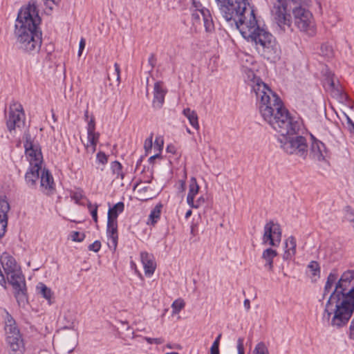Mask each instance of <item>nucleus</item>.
I'll list each match as a JSON object with an SVG mask.
<instances>
[{
	"mask_svg": "<svg viewBox=\"0 0 354 354\" xmlns=\"http://www.w3.org/2000/svg\"><path fill=\"white\" fill-rule=\"evenodd\" d=\"M111 169L112 173L116 176L115 178H120L121 180L124 178V174L122 172V166L120 162L117 160L112 162Z\"/></svg>",
	"mask_w": 354,
	"mask_h": 354,
	"instance_id": "c85d7f7f",
	"label": "nucleus"
},
{
	"mask_svg": "<svg viewBox=\"0 0 354 354\" xmlns=\"http://www.w3.org/2000/svg\"><path fill=\"white\" fill-rule=\"evenodd\" d=\"M286 1H289V0H286ZM290 2H293L297 4H301V3H306L308 2V0H290Z\"/></svg>",
	"mask_w": 354,
	"mask_h": 354,
	"instance_id": "0e129e2a",
	"label": "nucleus"
},
{
	"mask_svg": "<svg viewBox=\"0 0 354 354\" xmlns=\"http://www.w3.org/2000/svg\"><path fill=\"white\" fill-rule=\"evenodd\" d=\"M243 304L247 310H248L250 308V302L249 299H245Z\"/></svg>",
	"mask_w": 354,
	"mask_h": 354,
	"instance_id": "69168bd1",
	"label": "nucleus"
},
{
	"mask_svg": "<svg viewBox=\"0 0 354 354\" xmlns=\"http://www.w3.org/2000/svg\"><path fill=\"white\" fill-rule=\"evenodd\" d=\"M185 304L183 299L175 300L171 304L173 313H178L185 307Z\"/></svg>",
	"mask_w": 354,
	"mask_h": 354,
	"instance_id": "58836bf2",
	"label": "nucleus"
},
{
	"mask_svg": "<svg viewBox=\"0 0 354 354\" xmlns=\"http://www.w3.org/2000/svg\"><path fill=\"white\" fill-rule=\"evenodd\" d=\"M333 284L326 281L324 288V297L330 292L333 287Z\"/></svg>",
	"mask_w": 354,
	"mask_h": 354,
	"instance_id": "052dcab7",
	"label": "nucleus"
},
{
	"mask_svg": "<svg viewBox=\"0 0 354 354\" xmlns=\"http://www.w3.org/2000/svg\"><path fill=\"white\" fill-rule=\"evenodd\" d=\"M41 169V166L37 165V163L35 165H30L25 174V181L28 187L31 189L36 187Z\"/></svg>",
	"mask_w": 354,
	"mask_h": 354,
	"instance_id": "ddd939ff",
	"label": "nucleus"
},
{
	"mask_svg": "<svg viewBox=\"0 0 354 354\" xmlns=\"http://www.w3.org/2000/svg\"><path fill=\"white\" fill-rule=\"evenodd\" d=\"M353 286H354V270H346L342 274L340 279L336 283L334 290L326 301L328 305H330V301L335 299L338 300L339 297L348 291Z\"/></svg>",
	"mask_w": 354,
	"mask_h": 354,
	"instance_id": "6e6552de",
	"label": "nucleus"
},
{
	"mask_svg": "<svg viewBox=\"0 0 354 354\" xmlns=\"http://www.w3.org/2000/svg\"><path fill=\"white\" fill-rule=\"evenodd\" d=\"M183 115L188 119L189 124L196 130L199 129V124L198 121V115L194 111L187 108L183 111Z\"/></svg>",
	"mask_w": 354,
	"mask_h": 354,
	"instance_id": "393cba45",
	"label": "nucleus"
},
{
	"mask_svg": "<svg viewBox=\"0 0 354 354\" xmlns=\"http://www.w3.org/2000/svg\"><path fill=\"white\" fill-rule=\"evenodd\" d=\"M155 147L161 151L163 147V140L160 138H156L155 140Z\"/></svg>",
	"mask_w": 354,
	"mask_h": 354,
	"instance_id": "bf43d9fd",
	"label": "nucleus"
},
{
	"mask_svg": "<svg viewBox=\"0 0 354 354\" xmlns=\"http://www.w3.org/2000/svg\"><path fill=\"white\" fill-rule=\"evenodd\" d=\"M8 354H24L26 348L23 337H10L6 339Z\"/></svg>",
	"mask_w": 354,
	"mask_h": 354,
	"instance_id": "4468645a",
	"label": "nucleus"
},
{
	"mask_svg": "<svg viewBox=\"0 0 354 354\" xmlns=\"http://www.w3.org/2000/svg\"><path fill=\"white\" fill-rule=\"evenodd\" d=\"M10 209V205L6 200V196H0V216L8 217V212H9Z\"/></svg>",
	"mask_w": 354,
	"mask_h": 354,
	"instance_id": "7c9ffc66",
	"label": "nucleus"
},
{
	"mask_svg": "<svg viewBox=\"0 0 354 354\" xmlns=\"http://www.w3.org/2000/svg\"><path fill=\"white\" fill-rule=\"evenodd\" d=\"M221 337V334H219L210 348V354H219V343Z\"/></svg>",
	"mask_w": 354,
	"mask_h": 354,
	"instance_id": "ea45409f",
	"label": "nucleus"
},
{
	"mask_svg": "<svg viewBox=\"0 0 354 354\" xmlns=\"http://www.w3.org/2000/svg\"><path fill=\"white\" fill-rule=\"evenodd\" d=\"M160 156V154H158V153L155 154V155H153V156H151V157L149 158V161L150 162H152L153 160H155V159H156V158H159Z\"/></svg>",
	"mask_w": 354,
	"mask_h": 354,
	"instance_id": "338daca9",
	"label": "nucleus"
},
{
	"mask_svg": "<svg viewBox=\"0 0 354 354\" xmlns=\"http://www.w3.org/2000/svg\"><path fill=\"white\" fill-rule=\"evenodd\" d=\"M281 240V229L277 223L270 221L264 226L263 235V243H268L271 246L277 247Z\"/></svg>",
	"mask_w": 354,
	"mask_h": 354,
	"instance_id": "9d476101",
	"label": "nucleus"
},
{
	"mask_svg": "<svg viewBox=\"0 0 354 354\" xmlns=\"http://www.w3.org/2000/svg\"><path fill=\"white\" fill-rule=\"evenodd\" d=\"M86 45L85 39L84 38H82L80 41L79 44V50H78V55L81 56L82 50H84Z\"/></svg>",
	"mask_w": 354,
	"mask_h": 354,
	"instance_id": "680f3d73",
	"label": "nucleus"
},
{
	"mask_svg": "<svg viewBox=\"0 0 354 354\" xmlns=\"http://www.w3.org/2000/svg\"><path fill=\"white\" fill-rule=\"evenodd\" d=\"M0 261L6 274L20 269L15 258L8 252L1 254Z\"/></svg>",
	"mask_w": 354,
	"mask_h": 354,
	"instance_id": "2eb2a0df",
	"label": "nucleus"
},
{
	"mask_svg": "<svg viewBox=\"0 0 354 354\" xmlns=\"http://www.w3.org/2000/svg\"><path fill=\"white\" fill-rule=\"evenodd\" d=\"M25 113L22 105L13 101L10 105L8 118L6 121V126L11 133L17 127L20 128L24 124Z\"/></svg>",
	"mask_w": 354,
	"mask_h": 354,
	"instance_id": "1a4fd4ad",
	"label": "nucleus"
},
{
	"mask_svg": "<svg viewBox=\"0 0 354 354\" xmlns=\"http://www.w3.org/2000/svg\"><path fill=\"white\" fill-rule=\"evenodd\" d=\"M167 151L173 154L176 153V147L173 145H169L167 147Z\"/></svg>",
	"mask_w": 354,
	"mask_h": 354,
	"instance_id": "e2e57ef3",
	"label": "nucleus"
},
{
	"mask_svg": "<svg viewBox=\"0 0 354 354\" xmlns=\"http://www.w3.org/2000/svg\"><path fill=\"white\" fill-rule=\"evenodd\" d=\"M252 86L259 112L271 127L280 133V147L288 154H295L303 159L308 155V145L305 137L299 135L302 121L298 116H292L283 106L280 97L261 79Z\"/></svg>",
	"mask_w": 354,
	"mask_h": 354,
	"instance_id": "f257e3e1",
	"label": "nucleus"
},
{
	"mask_svg": "<svg viewBox=\"0 0 354 354\" xmlns=\"http://www.w3.org/2000/svg\"><path fill=\"white\" fill-rule=\"evenodd\" d=\"M346 218L353 223L354 227V210L350 206L346 207Z\"/></svg>",
	"mask_w": 354,
	"mask_h": 354,
	"instance_id": "a18cd8bd",
	"label": "nucleus"
},
{
	"mask_svg": "<svg viewBox=\"0 0 354 354\" xmlns=\"http://www.w3.org/2000/svg\"><path fill=\"white\" fill-rule=\"evenodd\" d=\"M202 17L201 14L198 11L192 12V21L194 25L200 24L201 18Z\"/></svg>",
	"mask_w": 354,
	"mask_h": 354,
	"instance_id": "49530a36",
	"label": "nucleus"
},
{
	"mask_svg": "<svg viewBox=\"0 0 354 354\" xmlns=\"http://www.w3.org/2000/svg\"><path fill=\"white\" fill-rule=\"evenodd\" d=\"M114 68H115L114 75L115 76L116 81L119 84L120 82V68L118 63H115Z\"/></svg>",
	"mask_w": 354,
	"mask_h": 354,
	"instance_id": "6e6d98bb",
	"label": "nucleus"
},
{
	"mask_svg": "<svg viewBox=\"0 0 354 354\" xmlns=\"http://www.w3.org/2000/svg\"><path fill=\"white\" fill-rule=\"evenodd\" d=\"M88 248L91 251L97 252L101 248V243L100 241H95L92 244H90Z\"/></svg>",
	"mask_w": 354,
	"mask_h": 354,
	"instance_id": "09e8293b",
	"label": "nucleus"
},
{
	"mask_svg": "<svg viewBox=\"0 0 354 354\" xmlns=\"http://www.w3.org/2000/svg\"><path fill=\"white\" fill-rule=\"evenodd\" d=\"M199 185L195 178H192L189 185V192L187 196V204L193 203V200L196 195L198 193Z\"/></svg>",
	"mask_w": 354,
	"mask_h": 354,
	"instance_id": "5701e85b",
	"label": "nucleus"
},
{
	"mask_svg": "<svg viewBox=\"0 0 354 354\" xmlns=\"http://www.w3.org/2000/svg\"><path fill=\"white\" fill-rule=\"evenodd\" d=\"M148 63L150 66V71H152L156 64V58L154 54L152 53L150 55L148 59Z\"/></svg>",
	"mask_w": 354,
	"mask_h": 354,
	"instance_id": "864d4df0",
	"label": "nucleus"
},
{
	"mask_svg": "<svg viewBox=\"0 0 354 354\" xmlns=\"http://www.w3.org/2000/svg\"><path fill=\"white\" fill-rule=\"evenodd\" d=\"M162 207V205L161 204H158L151 211L149 216L148 224L150 222L151 225H154L158 222L160 216Z\"/></svg>",
	"mask_w": 354,
	"mask_h": 354,
	"instance_id": "cd10ccee",
	"label": "nucleus"
},
{
	"mask_svg": "<svg viewBox=\"0 0 354 354\" xmlns=\"http://www.w3.org/2000/svg\"><path fill=\"white\" fill-rule=\"evenodd\" d=\"M277 256V252L272 248L266 249L263 253L261 258L265 261L264 267L269 271L273 270V259Z\"/></svg>",
	"mask_w": 354,
	"mask_h": 354,
	"instance_id": "412c9836",
	"label": "nucleus"
},
{
	"mask_svg": "<svg viewBox=\"0 0 354 354\" xmlns=\"http://www.w3.org/2000/svg\"><path fill=\"white\" fill-rule=\"evenodd\" d=\"M124 209V204L123 202H118L112 207H110L108 211V220L117 221L119 214L122 213Z\"/></svg>",
	"mask_w": 354,
	"mask_h": 354,
	"instance_id": "b1692460",
	"label": "nucleus"
},
{
	"mask_svg": "<svg viewBox=\"0 0 354 354\" xmlns=\"http://www.w3.org/2000/svg\"><path fill=\"white\" fill-rule=\"evenodd\" d=\"M153 133H151L149 138H147L145 141L144 147L145 151L147 152L149 150H151L153 145Z\"/></svg>",
	"mask_w": 354,
	"mask_h": 354,
	"instance_id": "3c124183",
	"label": "nucleus"
},
{
	"mask_svg": "<svg viewBox=\"0 0 354 354\" xmlns=\"http://www.w3.org/2000/svg\"><path fill=\"white\" fill-rule=\"evenodd\" d=\"M320 55L326 58H331L333 56V50L332 46L327 43L322 44L320 48Z\"/></svg>",
	"mask_w": 354,
	"mask_h": 354,
	"instance_id": "72a5a7b5",
	"label": "nucleus"
},
{
	"mask_svg": "<svg viewBox=\"0 0 354 354\" xmlns=\"http://www.w3.org/2000/svg\"><path fill=\"white\" fill-rule=\"evenodd\" d=\"M71 237L73 241L82 242L85 239V234L84 233L74 231L71 232Z\"/></svg>",
	"mask_w": 354,
	"mask_h": 354,
	"instance_id": "79ce46f5",
	"label": "nucleus"
},
{
	"mask_svg": "<svg viewBox=\"0 0 354 354\" xmlns=\"http://www.w3.org/2000/svg\"><path fill=\"white\" fill-rule=\"evenodd\" d=\"M337 279V274L335 272H330L328 277L326 281H328L329 283H331L334 284Z\"/></svg>",
	"mask_w": 354,
	"mask_h": 354,
	"instance_id": "13d9d810",
	"label": "nucleus"
},
{
	"mask_svg": "<svg viewBox=\"0 0 354 354\" xmlns=\"http://www.w3.org/2000/svg\"><path fill=\"white\" fill-rule=\"evenodd\" d=\"M308 270L311 272L313 277L319 278L320 277V266L317 261H312L307 266Z\"/></svg>",
	"mask_w": 354,
	"mask_h": 354,
	"instance_id": "2f4dec72",
	"label": "nucleus"
},
{
	"mask_svg": "<svg viewBox=\"0 0 354 354\" xmlns=\"http://www.w3.org/2000/svg\"><path fill=\"white\" fill-rule=\"evenodd\" d=\"M296 239L290 236L285 242V252L283 259L285 261L291 259L296 253Z\"/></svg>",
	"mask_w": 354,
	"mask_h": 354,
	"instance_id": "aec40b11",
	"label": "nucleus"
},
{
	"mask_svg": "<svg viewBox=\"0 0 354 354\" xmlns=\"http://www.w3.org/2000/svg\"><path fill=\"white\" fill-rule=\"evenodd\" d=\"M6 275L8 283L14 289V295L19 305L24 304L27 301V289L25 277L21 269Z\"/></svg>",
	"mask_w": 354,
	"mask_h": 354,
	"instance_id": "0eeeda50",
	"label": "nucleus"
},
{
	"mask_svg": "<svg viewBox=\"0 0 354 354\" xmlns=\"http://www.w3.org/2000/svg\"><path fill=\"white\" fill-rule=\"evenodd\" d=\"M140 259L145 274L148 276L153 274L156 266L153 255L147 252H142Z\"/></svg>",
	"mask_w": 354,
	"mask_h": 354,
	"instance_id": "f3484780",
	"label": "nucleus"
},
{
	"mask_svg": "<svg viewBox=\"0 0 354 354\" xmlns=\"http://www.w3.org/2000/svg\"><path fill=\"white\" fill-rule=\"evenodd\" d=\"M96 160L99 163L105 165L108 162V156L102 151H99L96 155Z\"/></svg>",
	"mask_w": 354,
	"mask_h": 354,
	"instance_id": "37998d69",
	"label": "nucleus"
},
{
	"mask_svg": "<svg viewBox=\"0 0 354 354\" xmlns=\"http://www.w3.org/2000/svg\"><path fill=\"white\" fill-rule=\"evenodd\" d=\"M23 138L24 140V147L26 149L33 147L36 144L33 142V138H32L29 131H26L24 134Z\"/></svg>",
	"mask_w": 354,
	"mask_h": 354,
	"instance_id": "e433bc0d",
	"label": "nucleus"
},
{
	"mask_svg": "<svg viewBox=\"0 0 354 354\" xmlns=\"http://www.w3.org/2000/svg\"><path fill=\"white\" fill-rule=\"evenodd\" d=\"M87 208L92 216L93 221L97 223V209L98 205L96 203L92 204L90 201L88 202Z\"/></svg>",
	"mask_w": 354,
	"mask_h": 354,
	"instance_id": "f704fd0d",
	"label": "nucleus"
},
{
	"mask_svg": "<svg viewBox=\"0 0 354 354\" xmlns=\"http://www.w3.org/2000/svg\"><path fill=\"white\" fill-rule=\"evenodd\" d=\"M3 313H4V315L2 317H3V322H4V329L17 324L15 319L8 312L7 310L3 309Z\"/></svg>",
	"mask_w": 354,
	"mask_h": 354,
	"instance_id": "473e14b6",
	"label": "nucleus"
},
{
	"mask_svg": "<svg viewBox=\"0 0 354 354\" xmlns=\"http://www.w3.org/2000/svg\"><path fill=\"white\" fill-rule=\"evenodd\" d=\"M234 19V24L230 23L228 25L239 30L245 39L254 41L257 49L261 50L265 57L268 59L279 57V44L272 34L259 26L251 6L244 12L239 13V17Z\"/></svg>",
	"mask_w": 354,
	"mask_h": 354,
	"instance_id": "f03ea898",
	"label": "nucleus"
},
{
	"mask_svg": "<svg viewBox=\"0 0 354 354\" xmlns=\"http://www.w3.org/2000/svg\"><path fill=\"white\" fill-rule=\"evenodd\" d=\"M354 313V286L339 297V299L326 303L322 317L325 326L339 329L346 326Z\"/></svg>",
	"mask_w": 354,
	"mask_h": 354,
	"instance_id": "39448f33",
	"label": "nucleus"
},
{
	"mask_svg": "<svg viewBox=\"0 0 354 354\" xmlns=\"http://www.w3.org/2000/svg\"><path fill=\"white\" fill-rule=\"evenodd\" d=\"M221 15L229 24H234L235 18L239 13L250 6L248 0H215Z\"/></svg>",
	"mask_w": 354,
	"mask_h": 354,
	"instance_id": "423d86ee",
	"label": "nucleus"
},
{
	"mask_svg": "<svg viewBox=\"0 0 354 354\" xmlns=\"http://www.w3.org/2000/svg\"><path fill=\"white\" fill-rule=\"evenodd\" d=\"M244 338L239 337L237 339V350L238 354H244V345H243Z\"/></svg>",
	"mask_w": 354,
	"mask_h": 354,
	"instance_id": "8fccbe9b",
	"label": "nucleus"
},
{
	"mask_svg": "<svg viewBox=\"0 0 354 354\" xmlns=\"http://www.w3.org/2000/svg\"><path fill=\"white\" fill-rule=\"evenodd\" d=\"M308 2L306 3V4ZM306 3L297 4L286 0H270V14L273 22L277 26L279 33L292 30V16L294 15L295 24L309 36L315 35L316 28L312 13L303 8Z\"/></svg>",
	"mask_w": 354,
	"mask_h": 354,
	"instance_id": "20e7f679",
	"label": "nucleus"
},
{
	"mask_svg": "<svg viewBox=\"0 0 354 354\" xmlns=\"http://www.w3.org/2000/svg\"><path fill=\"white\" fill-rule=\"evenodd\" d=\"M95 120H94V118H91L90 121H88V122L87 133L95 132Z\"/></svg>",
	"mask_w": 354,
	"mask_h": 354,
	"instance_id": "5fc2aeb1",
	"label": "nucleus"
},
{
	"mask_svg": "<svg viewBox=\"0 0 354 354\" xmlns=\"http://www.w3.org/2000/svg\"><path fill=\"white\" fill-rule=\"evenodd\" d=\"M40 23L37 1L30 0L19 10L16 20L15 34L19 49L29 53L39 52L42 41Z\"/></svg>",
	"mask_w": 354,
	"mask_h": 354,
	"instance_id": "7ed1b4c3",
	"label": "nucleus"
},
{
	"mask_svg": "<svg viewBox=\"0 0 354 354\" xmlns=\"http://www.w3.org/2000/svg\"><path fill=\"white\" fill-rule=\"evenodd\" d=\"M145 339L149 344H161L163 343V339L161 338L146 337Z\"/></svg>",
	"mask_w": 354,
	"mask_h": 354,
	"instance_id": "4d7b16f0",
	"label": "nucleus"
},
{
	"mask_svg": "<svg viewBox=\"0 0 354 354\" xmlns=\"http://www.w3.org/2000/svg\"><path fill=\"white\" fill-rule=\"evenodd\" d=\"M88 134V141L93 147V151L95 150L96 145L99 140L100 133L95 132H89Z\"/></svg>",
	"mask_w": 354,
	"mask_h": 354,
	"instance_id": "c9c22d12",
	"label": "nucleus"
},
{
	"mask_svg": "<svg viewBox=\"0 0 354 354\" xmlns=\"http://www.w3.org/2000/svg\"><path fill=\"white\" fill-rule=\"evenodd\" d=\"M192 6L191 11H198L201 12L205 30L207 32H212L214 30V24L210 11L203 6L202 3L197 0H191Z\"/></svg>",
	"mask_w": 354,
	"mask_h": 354,
	"instance_id": "9b49d317",
	"label": "nucleus"
},
{
	"mask_svg": "<svg viewBox=\"0 0 354 354\" xmlns=\"http://www.w3.org/2000/svg\"><path fill=\"white\" fill-rule=\"evenodd\" d=\"M311 138L313 141L310 148L309 156L319 162L326 161V158L328 156V151L325 145L316 139L313 135H311Z\"/></svg>",
	"mask_w": 354,
	"mask_h": 354,
	"instance_id": "f8f14e48",
	"label": "nucleus"
},
{
	"mask_svg": "<svg viewBox=\"0 0 354 354\" xmlns=\"http://www.w3.org/2000/svg\"><path fill=\"white\" fill-rule=\"evenodd\" d=\"M41 187L48 191H50L54 188V180L52 174L48 169H44L41 175L40 180Z\"/></svg>",
	"mask_w": 354,
	"mask_h": 354,
	"instance_id": "4be33fe9",
	"label": "nucleus"
},
{
	"mask_svg": "<svg viewBox=\"0 0 354 354\" xmlns=\"http://www.w3.org/2000/svg\"><path fill=\"white\" fill-rule=\"evenodd\" d=\"M73 327V322L72 321H68V324L64 326L65 328H72Z\"/></svg>",
	"mask_w": 354,
	"mask_h": 354,
	"instance_id": "774afa93",
	"label": "nucleus"
},
{
	"mask_svg": "<svg viewBox=\"0 0 354 354\" xmlns=\"http://www.w3.org/2000/svg\"><path fill=\"white\" fill-rule=\"evenodd\" d=\"M167 91L165 90L161 82H156L153 88V106L156 109L162 107Z\"/></svg>",
	"mask_w": 354,
	"mask_h": 354,
	"instance_id": "dca6fc26",
	"label": "nucleus"
},
{
	"mask_svg": "<svg viewBox=\"0 0 354 354\" xmlns=\"http://www.w3.org/2000/svg\"><path fill=\"white\" fill-rule=\"evenodd\" d=\"M8 217L0 216V239L4 236L8 225Z\"/></svg>",
	"mask_w": 354,
	"mask_h": 354,
	"instance_id": "a19ab883",
	"label": "nucleus"
},
{
	"mask_svg": "<svg viewBox=\"0 0 354 354\" xmlns=\"http://www.w3.org/2000/svg\"><path fill=\"white\" fill-rule=\"evenodd\" d=\"M84 197V196L82 190L73 192V194L71 196L72 199H73L76 203H79V202Z\"/></svg>",
	"mask_w": 354,
	"mask_h": 354,
	"instance_id": "de8ad7c7",
	"label": "nucleus"
},
{
	"mask_svg": "<svg viewBox=\"0 0 354 354\" xmlns=\"http://www.w3.org/2000/svg\"><path fill=\"white\" fill-rule=\"evenodd\" d=\"M46 8H48L50 11L53 8V5H57L60 0H43Z\"/></svg>",
	"mask_w": 354,
	"mask_h": 354,
	"instance_id": "603ef678",
	"label": "nucleus"
},
{
	"mask_svg": "<svg viewBox=\"0 0 354 354\" xmlns=\"http://www.w3.org/2000/svg\"><path fill=\"white\" fill-rule=\"evenodd\" d=\"M253 354H269V351L266 344L261 342L256 345Z\"/></svg>",
	"mask_w": 354,
	"mask_h": 354,
	"instance_id": "4c0bfd02",
	"label": "nucleus"
},
{
	"mask_svg": "<svg viewBox=\"0 0 354 354\" xmlns=\"http://www.w3.org/2000/svg\"><path fill=\"white\" fill-rule=\"evenodd\" d=\"M6 332V339H8L10 337H21L22 335L20 333V330L18 326L16 325L12 326L11 327H8L4 329Z\"/></svg>",
	"mask_w": 354,
	"mask_h": 354,
	"instance_id": "c756f323",
	"label": "nucleus"
},
{
	"mask_svg": "<svg viewBox=\"0 0 354 354\" xmlns=\"http://www.w3.org/2000/svg\"><path fill=\"white\" fill-rule=\"evenodd\" d=\"M106 233L107 236L111 240L112 244V245H109V247H113V249L115 250L118 240L117 221H111L107 219Z\"/></svg>",
	"mask_w": 354,
	"mask_h": 354,
	"instance_id": "6ab92c4d",
	"label": "nucleus"
},
{
	"mask_svg": "<svg viewBox=\"0 0 354 354\" xmlns=\"http://www.w3.org/2000/svg\"><path fill=\"white\" fill-rule=\"evenodd\" d=\"M205 201L203 196H200L196 201L193 200V203L188 204L191 207L197 209L204 205Z\"/></svg>",
	"mask_w": 354,
	"mask_h": 354,
	"instance_id": "c03bdc74",
	"label": "nucleus"
},
{
	"mask_svg": "<svg viewBox=\"0 0 354 354\" xmlns=\"http://www.w3.org/2000/svg\"><path fill=\"white\" fill-rule=\"evenodd\" d=\"M37 290L38 292L46 300H48L49 304H51V299L53 296V292L51 289L46 286L44 283H39L37 286Z\"/></svg>",
	"mask_w": 354,
	"mask_h": 354,
	"instance_id": "a878e982",
	"label": "nucleus"
},
{
	"mask_svg": "<svg viewBox=\"0 0 354 354\" xmlns=\"http://www.w3.org/2000/svg\"><path fill=\"white\" fill-rule=\"evenodd\" d=\"M324 86L327 90L335 91L337 89V85H336L335 82V75L331 72H327L325 75V77L324 80Z\"/></svg>",
	"mask_w": 354,
	"mask_h": 354,
	"instance_id": "bb28decb",
	"label": "nucleus"
},
{
	"mask_svg": "<svg viewBox=\"0 0 354 354\" xmlns=\"http://www.w3.org/2000/svg\"><path fill=\"white\" fill-rule=\"evenodd\" d=\"M25 152L26 156L30 158V165H35L37 163V165L41 166L42 153L38 144L33 146V147H30V149H26Z\"/></svg>",
	"mask_w": 354,
	"mask_h": 354,
	"instance_id": "a211bd4d",
	"label": "nucleus"
}]
</instances>
